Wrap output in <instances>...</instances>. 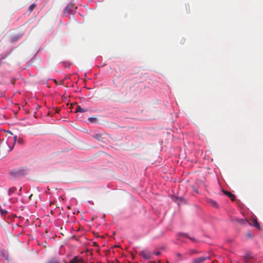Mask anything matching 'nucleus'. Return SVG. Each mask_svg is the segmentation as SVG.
<instances>
[{
	"label": "nucleus",
	"instance_id": "3",
	"mask_svg": "<svg viewBox=\"0 0 263 263\" xmlns=\"http://www.w3.org/2000/svg\"><path fill=\"white\" fill-rule=\"evenodd\" d=\"M210 257L209 256H202L198 257L192 259V263H204L207 261L210 260Z\"/></svg>",
	"mask_w": 263,
	"mask_h": 263
},
{
	"label": "nucleus",
	"instance_id": "9",
	"mask_svg": "<svg viewBox=\"0 0 263 263\" xmlns=\"http://www.w3.org/2000/svg\"><path fill=\"white\" fill-rule=\"evenodd\" d=\"M73 7V6L72 4H68L64 9L65 12H68V13L71 12L72 11V9Z\"/></svg>",
	"mask_w": 263,
	"mask_h": 263
},
{
	"label": "nucleus",
	"instance_id": "19",
	"mask_svg": "<svg viewBox=\"0 0 263 263\" xmlns=\"http://www.w3.org/2000/svg\"><path fill=\"white\" fill-rule=\"evenodd\" d=\"M198 252L197 250H194V249H192L190 251V254L191 255H193V254H197Z\"/></svg>",
	"mask_w": 263,
	"mask_h": 263
},
{
	"label": "nucleus",
	"instance_id": "22",
	"mask_svg": "<svg viewBox=\"0 0 263 263\" xmlns=\"http://www.w3.org/2000/svg\"><path fill=\"white\" fill-rule=\"evenodd\" d=\"M235 195L231 193V201L235 200Z\"/></svg>",
	"mask_w": 263,
	"mask_h": 263
},
{
	"label": "nucleus",
	"instance_id": "17",
	"mask_svg": "<svg viewBox=\"0 0 263 263\" xmlns=\"http://www.w3.org/2000/svg\"><path fill=\"white\" fill-rule=\"evenodd\" d=\"M7 213H8L7 211H6L4 209L1 210V214L3 216H5L7 214Z\"/></svg>",
	"mask_w": 263,
	"mask_h": 263
},
{
	"label": "nucleus",
	"instance_id": "26",
	"mask_svg": "<svg viewBox=\"0 0 263 263\" xmlns=\"http://www.w3.org/2000/svg\"><path fill=\"white\" fill-rule=\"evenodd\" d=\"M22 191V187H20L19 191L21 192Z\"/></svg>",
	"mask_w": 263,
	"mask_h": 263
},
{
	"label": "nucleus",
	"instance_id": "6",
	"mask_svg": "<svg viewBox=\"0 0 263 263\" xmlns=\"http://www.w3.org/2000/svg\"><path fill=\"white\" fill-rule=\"evenodd\" d=\"M207 202L209 205L215 208H218L219 205L214 200H213L212 199H208Z\"/></svg>",
	"mask_w": 263,
	"mask_h": 263
},
{
	"label": "nucleus",
	"instance_id": "12",
	"mask_svg": "<svg viewBox=\"0 0 263 263\" xmlns=\"http://www.w3.org/2000/svg\"><path fill=\"white\" fill-rule=\"evenodd\" d=\"M76 112H84L85 111H86V109H84L82 108L80 106L78 105L76 108Z\"/></svg>",
	"mask_w": 263,
	"mask_h": 263
},
{
	"label": "nucleus",
	"instance_id": "25",
	"mask_svg": "<svg viewBox=\"0 0 263 263\" xmlns=\"http://www.w3.org/2000/svg\"><path fill=\"white\" fill-rule=\"evenodd\" d=\"M49 263H59V262H58L57 261H50Z\"/></svg>",
	"mask_w": 263,
	"mask_h": 263
},
{
	"label": "nucleus",
	"instance_id": "21",
	"mask_svg": "<svg viewBox=\"0 0 263 263\" xmlns=\"http://www.w3.org/2000/svg\"><path fill=\"white\" fill-rule=\"evenodd\" d=\"M223 193L227 195L230 198V192H229V191H223Z\"/></svg>",
	"mask_w": 263,
	"mask_h": 263
},
{
	"label": "nucleus",
	"instance_id": "2",
	"mask_svg": "<svg viewBox=\"0 0 263 263\" xmlns=\"http://www.w3.org/2000/svg\"><path fill=\"white\" fill-rule=\"evenodd\" d=\"M27 174V171L25 168L15 169L10 172V175L15 178L23 177Z\"/></svg>",
	"mask_w": 263,
	"mask_h": 263
},
{
	"label": "nucleus",
	"instance_id": "10",
	"mask_svg": "<svg viewBox=\"0 0 263 263\" xmlns=\"http://www.w3.org/2000/svg\"><path fill=\"white\" fill-rule=\"evenodd\" d=\"M252 221L254 227H255V228L259 230L260 229L259 223L258 222L256 218L253 219Z\"/></svg>",
	"mask_w": 263,
	"mask_h": 263
},
{
	"label": "nucleus",
	"instance_id": "13",
	"mask_svg": "<svg viewBox=\"0 0 263 263\" xmlns=\"http://www.w3.org/2000/svg\"><path fill=\"white\" fill-rule=\"evenodd\" d=\"M16 190V188L15 187H11L9 189L8 194L10 195L12 193L15 192Z\"/></svg>",
	"mask_w": 263,
	"mask_h": 263
},
{
	"label": "nucleus",
	"instance_id": "4",
	"mask_svg": "<svg viewBox=\"0 0 263 263\" xmlns=\"http://www.w3.org/2000/svg\"><path fill=\"white\" fill-rule=\"evenodd\" d=\"M106 135L104 134H97L95 135H93V137L99 141L105 142V140L106 139Z\"/></svg>",
	"mask_w": 263,
	"mask_h": 263
},
{
	"label": "nucleus",
	"instance_id": "18",
	"mask_svg": "<svg viewBox=\"0 0 263 263\" xmlns=\"http://www.w3.org/2000/svg\"><path fill=\"white\" fill-rule=\"evenodd\" d=\"M17 142L18 144H20L21 145L23 144L24 142V140L21 138H19L17 139Z\"/></svg>",
	"mask_w": 263,
	"mask_h": 263
},
{
	"label": "nucleus",
	"instance_id": "23",
	"mask_svg": "<svg viewBox=\"0 0 263 263\" xmlns=\"http://www.w3.org/2000/svg\"><path fill=\"white\" fill-rule=\"evenodd\" d=\"M13 139H14V142L15 143L17 140V136H14L13 137Z\"/></svg>",
	"mask_w": 263,
	"mask_h": 263
},
{
	"label": "nucleus",
	"instance_id": "11",
	"mask_svg": "<svg viewBox=\"0 0 263 263\" xmlns=\"http://www.w3.org/2000/svg\"><path fill=\"white\" fill-rule=\"evenodd\" d=\"M180 237H185V238H188L189 239H190L192 242H194L195 241L196 239L194 237H190L189 236H188L187 234H184V233H182V234H180Z\"/></svg>",
	"mask_w": 263,
	"mask_h": 263
},
{
	"label": "nucleus",
	"instance_id": "24",
	"mask_svg": "<svg viewBox=\"0 0 263 263\" xmlns=\"http://www.w3.org/2000/svg\"><path fill=\"white\" fill-rule=\"evenodd\" d=\"M176 255H177V256L178 257H180V256H181V254L180 253H177V254H176Z\"/></svg>",
	"mask_w": 263,
	"mask_h": 263
},
{
	"label": "nucleus",
	"instance_id": "8",
	"mask_svg": "<svg viewBox=\"0 0 263 263\" xmlns=\"http://www.w3.org/2000/svg\"><path fill=\"white\" fill-rule=\"evenodd\" d=\"M244 260L245 262H248L250 259H251L253 257L250 253H247L244 256Z\"/></svg>",
	"mask_w": 263,
	"mask_h": 263
},
{
	"label": "nucleus",
	"instance_id": "5",
	"mask_svg": "<svg viewBox=\"0 0 263 263\" xmlns=\"http://www.w3.org/2000/svg\"><path fill=\"white\" fill-rule=\"evenodd\" d=\"M68 263H84V261L81 257L75 256L72 259H70Z\"/></svg>",
	"mask_w": 263,
	"mask_h": 263
},
{
	"label": "nucleus",
	"instance_id": "15",
	"mask_svg": "<svg viewBox=\"0 0 263 263\" xmlns=\"http://www.w3.org/2000/svg\"><path fill=\"white\" fill-rule=\"evenodd\" d=\"M88 120L91 123L97 122V119L95 117H89Z\"/></svg>",
	"mask_w": 263,
	"mask_h": 263
},
{
	"label": "nucleus",
	"instance_id": "16",
	"mask_svg": "<svg viewBox=\"0 0 263 263\" xmlns=\"http://www.w3.org/2000/svg\"><path fill=\"white\" fill-rule=\"evenodd\" d=\"M246 237L249 239H251L253 238V236L250 231H248L246 233Z\"/></svg>",
	"mask_w": 263,
	"mask_h": 263
},
{
	"label": "nucleus",
	"instance_id": "7",
	"mask_svg": "<svg viewBox=\"0 0 263 263\" xmlns=\"http://www.w3.org/2000/svg\"><path fill=\"white\" fill-rule=\"evenodd\" d=\"M140 255L145 259H149L151 258V254L145 251H143L140 253Z\"/></svg>",
	"mask_w": 263,
	"mask_h": 263
},
{
	"label": "nucleus",
	"instance_id": "1",
	"mask_svg": "<svg viewBox=\"0 0 263 263\" xmlns=\"http://www.w3.org/2000/svg\"><path fill=\"white\" fill-rule=\"evenodd\" d=\"M126 87L129 88V92L126 94L127 98L131 99L137 96L140 91V89L139 87L138 84H132V83L127 82L124 84Z\"/></svg>",
	"mask_w": 263,
	"mask_h": 263
},
{
	"label": "nucleus",
	"instance_id": "14",
	"mask_svg": "<svg viewBox=\"0 0 263 263\" xmlns=\"http://www.w3.org/2000/svg\"><path fill=\"white\" fill-rule=\"evenodd\" d=\"M35 7H36V5L35 4H33L32 5H31L28 8V11L30 12H31L33 10V9L35 8Z\"/></svg>",
	"mask_w": 263,
	"mask_h": 263
},
{
	"label": "nucleus",
	"instance_id": "20",
	"mask_svg": "<svg viewBox=\"0 0 263 263\" xmlns=\"http://www.w3.org/2000/svg\"><path fill=\"white\" fill-rule=\"evenodd\" d=\"M153 254H155V255H157V256H159V255H160L161 253H160V251H154V252H153Z\"/></svg>",
	"mask_w": 263,
	"mask_h": 263
}]
</instances>
